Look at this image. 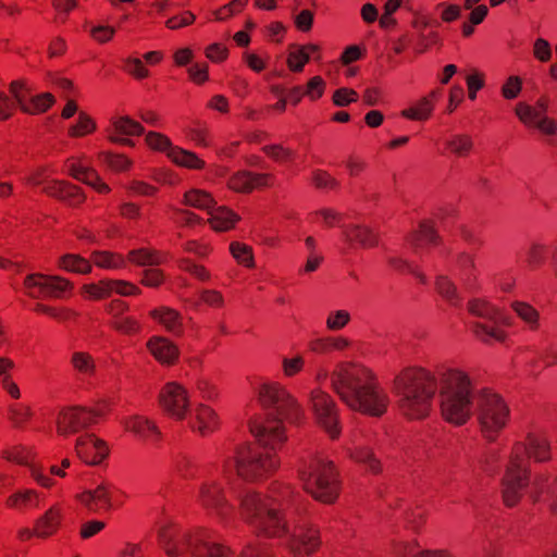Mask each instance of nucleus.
Returning a JSON list of instances; mask_svg holds the SVG:
<instances>
[{
    "instance_id": "54",
    "label": "nucleus",
    "mask_w": 557,
    "mask_h": 557,
    "mask_svg": "<svg viewBox=\"0 0 557 557\" xmlns=\"http://www.w3.org/2000/svg\"><path fill=\"white\" fill-rule=\"evenodd\" d=\"M10 92L15 99L16 104L21 108L26 99H28L29 90L22 81H13L10 84Z\"/></svg>"
},
{
    "instance_id": "53",
    "label": "nucleus",
    "mask_w": 557,
    "mask_h": 557,
    "mask_svg": "<svg viewBox=\"0 0 557 557\" xmlns=\"http://www.w3.org/2000/svg\"><path fill=\"white\" fill-rule=\"evenodd\" d=\"M358 95L355 90L348 88H339L333 95V102L337 107H346L351 102H356Z\"/></svg>"
},
{
    "instance_id": "56",
    "label": "nucleus",
    "mask_w": 557,
    "mask_h": 557,
    "mask_svg": "<svg viewBox=\"0 0 557 557\" xmlns=\"http://www.w3.org/2000/svg\"><path fill=\"white\" fill-rule=\"evenodd\" d=\"M195 18L196 16L191 12L185 11L181 15H176L169 18L165 22V25L170 29H178L181 27L190 25L191 23H194Z\"/></svg>"
},
{
    "instance_id": "25",
    "label": "nucleus",
    "mask_w": 557,
    "mask_h": 557,
    "mask_svg": "<svg viewBox=\"0 0 557 557\" xmlns=\"http://www.w3.org/2000/svg\"><path fill=\"white\" fill-rule=\"evenodd\" d=\"M61 520V510L53 506L40 516L35 523V533L39 537L52 535L59 528Z\"/></svg>"
},
{
    "instance_id": "49",
    "label": "nucleus",
    "mask_w": 557,
    "mask_h": 557,
    "mask_svg": "<svg viewBox=\"0 0 557 557\" xmlns=\"http://www.w3.org/2000/svg\"><path fill=\"white\" fill-rule=\"evenodd\" d=\"M263 151L278 162L289 161L294 158L295 153L293 150L284 148L280 145H271L263 147Z\"/></svg>"
},
{
    "instance_id": "42",
    "label": "nucleus",
    "mask_w": 557,
    "mask_h": 557,
    "mask_svg": "<svg viewBox=\"0 0 557 557\" xmlns=\"http://www.w3.org/2000/svg\"><path fill=\"white\" fill-rule=\"evenodd\" d=\"M438 293L449 302L456 305L459 301L456 285L445 275H438L436 278Z\"/></svg>"
},
{
    "instance_id": "8",
    "label": "nucleus",
    "mask_w": 557,
    "mask_h": 557,
    "mask_svg": "<svg viewBox=\"0 0 557 557\" xmlns=\"http://www.w3.org/2000/svg\"><path fill=\"white\" fill-rule=\"evenodd\" d=\"M469 311L474 317L485 321L472 325L473 333L478 338L484 343H490L493 339L498 342L505 339V333L497 326L500 324L508 325L509 321L498 309L486 301L475 299L469 302Z\"/></svg>"
},
{
    "instance_id": "39",
    "label": "nucleus",
    "mask_w": 557,
    "mask_h": 557,
    "mask_svg": "<svg viewBox=\"0 0 557 557\" xmlns=\"http://www.w3.org/2000/svg\"><path fill=\"white\" fill-rule=\"evenodd\" d=\"M71 362L74 369L83 375H92L96 371L94 358L87 352H74Z\"/></svg>"
},
{
    "instance_id": "20",
    "label": "nucleus",
    "mask_w": 557,
    "mask_h": 557,
    "mask_svg": "<svg viewBox=\"0 0 557 557\" xmlns=\"http://www.w3.org/2000/svg\"><path fill=\"white\" fill-rule=\"evenodd\" d=\"M271 175L269 174H252L247 171H240L230 178L228 186L239 193H249L253 187L269 185Z\"/></svg>"
},
{
    "instance_id": "17",
    "label": "nucleus",
    "mask_w": 557,
    "mask_h": 557,
    "mask_svg": "<svg viewBox=\"0 0 557 557\" xmlns=\"http://www.w3.org/2000/svg\"><path fill=\"white\" fill-rule=\"evenodd\" d=\"M75 450L77 456L88 465H98L108 455V448L101 440L91 434H86L76 440Z\"/></svg>"
},
{
    "instance_id": "59",
    "label": "nucleus",
    "mask_w": 557,
    "mask_h": 557,
    "mask_svg": "<svg viewBox=\"0 0 557 557\" xmlns=\"http://www.w3.org/2000/svg\"><path fill=\"white\" fill-rule=\"evenodd\" d=\"M104 161L115 171H124L131 166V161L121 154L107 153Z\"/></svg>"
},
{
    "instance_id": "21",
    "label": "nucleus",
    "mask_w": 557,
    "mask_h": 557,
    "mask_svg": "<svg viewBox=\"0 0 557 557\" xmlns=\"http://www.w3.org/2000/svg\"><path fill=\"white\" fill-rule=\"evenodd\" d=\"M44 191L49 196L57 197L70 206H76L84 201L85 196L81 189L74 185L63 182H50L44 186Z\"/></svg>"
},
{
    "instance_id": "24",
    "label": "nucleus",
    "mask_w": 557,
    "mask_h": 557,
    "mask_svg": "<svg viewBox=\"0 0 557 557\" xmlns=\"http://www.w3.org/2000/svg\"><path fill=\"white\" fill-rule=\"evenodd\" d=\"M395 553L399 557H455L448 549H425L418 542L399 543Z\"/></svg>"
},
{
    "instance_id": "57",
    "label": "nucleus",
    "mask_w": 557,
    "mask_h": 557,
    "mask_svg": "<svg viewBox=\"0 0 557 557\" xmlns=\"http://www.w3.org/2000/svg\"><path fill=\"white\" fill-rule=\"evenodd\" d=\"M163 281V273L159 269L150 268L143 272L141 283L148 287H157Z\"/></svg>"
},
{
    "instance_id": "13",
    "label": "nucleus",
    "mask_w": 557,
    "mask_h": 557,
    "mask_svg": "<svg viewBox=\"0 0 557 557\" xmlns=\"http://www.w3.org/2000/svg\"><path fill=\"white\" fill-rule=\"evenodd\" d=\"M24 286L27 294L32 297L40 295L50 297H61L62 294L71 287L67 280L59 276H47L44 274H30L26 276Z\"/></svg>"
},
{
    "instance_id": "28",
    "label": "nucleus",
    "mask_w": 557,
    "mask_h": 557,
    "mask_svg": "<svg viewBox=\"0 0 557 557\" xmlns=\"http://www.w3.org/2000/svg\"><path fill=\"white\" fill-rule=\"evenodd\" d=\"M151 317L161 323L166 331L180 335L182 333V317L171 308L162 307L150 312Z\"/></svg>"
},
{
    "instance_id": "4",
    "label": "nucleus",
    "mask_w": 557,
    "mask_h": 557,
    "mask_svg": "<svg viewBox=\"0 0 557 557\" xmlns=\"http://www.w3.org/2000/svg\"><path fill=\"white\" fill-rule=\"evenodd\" d=\"M331 384L352 410L380 417L387 409V394L366 368L350 363L341 364L332 372Z\"/></svg>"
},
{
    "instance_id": "9",
    "label": "nucleus",
    "mask_w": 557,
    "mask_h": 557,
    "mask_svg": "<svg viewBox=\"0 0 557 557\" xmlns=\"http://www.w3.org/2000/svg\"><path fill=\"white\" fill-rule=\"evenodd\" d=\"M184 198L186 205L207 211L211 215L210 223L216 231L231 228L237 220L236 214L232 211L223 207L215 208L213 198L202 190H189Z\"/></svg>"
},
{
    "instance_id": "55",
    "label": "nucleus",
    "mask_w": 557,
    "mask_h": 557,
    "mask_svg": "<svg viewBox=\"0 0 557 557\" xmlns=\"http://www.w3.org/2000/svg\"><path fill=\"white\" fill-rule=\"evenodd\" d=\"M125 71L136 78H145L149 75V72L144 66L141 60L137 58H128L126 60Z\"/></svg>"
},
{
    "instance_id": "38",
    "label": "nucleus",
    "mask_w": 557,
    "mask_h": 557,
    "mask_svg": "<svg viewBox=\"0 0 557 557\" xmlns=\"http://www.w3.org/2000/svg\"><path fill=\"white\" fill-rule=\"evenodd\" d=\"M60 265L66 271L86 274L91 271L90 263L77 255H65L60 259Z\"/></svg>"
},
{
    "instance_id": "19",
    "label": "nucleus",
    "mask_w": 557,
    "mask_h": 557,
    "mask_svg": "<svg viewBox=\"0 0 557 557\" xmlns=\"http://www.w3.org/2000/svg\"><path fill=\"white\" fill-rule=\"evenodd\" d=\"M115 134L110 135V140L121 145L132 146L133 140L123 136H135L144 133V127L128 116L116 117L112 121Z\"/></svg>"
},
{
    "instance_id": "5",
    "label": "nucleus",
    "mask_w": 557,
    "mask_h": 557,
    "mask_svg": "<svg viewBox=\"0 0 557 557\" xmlns=\"http://www.w3.org/2000/svg\"><path fill=\"white\" fill-rule=\"evenodd\" d=\"M525 455L537 462L550 458V444L542 433H529L524 443H516L502 479V495L506 506H515L530 484L529 465Z\"/></svg>"
},
{
    "instance_id": "64",
    "label": "nucleus",
    "mask_w": 557,
    "mask_h": 557,
    "mask_svg": "<svg viewBox=\"0 0 557 557\" xmlns=\"http://www.w3.org/2000/svg\"><path fill=\"white\" fill-rule=\"evenodd\" d=\"M312 23L313 14L309 10H302L295 16V24L302 32L310 30L312 27Z\"/></svg>"
},
{
    "instance_id": "63",
    "label": "nucleus",
    "mask_w": 557,
    "mask_h": 557,
    "mask_svg": "<svg viewBox=\"0 0 557 557\" xmlns=\"http://www.w3.org/2000/svg\"><path fill=\"white\" fill-rule=\"evenodd\" d=\"M115 329L125 334H132L138 331V322L129 317H122L115 322Z\"/></svg>"
},
{
    "instance_id": "51",
    "label": "nucleus",
    "mask_w": 557,
    "mask_h": 557,
    "mask_svg": "<svg viewBox=\"0 0 557 557\" xmlns=\"http://www.w3.org/2000/svg\"><path fill=\"white\" fill-rule=\"evenodd\" d=\"M146 143L153 149L166 151L168 154L170 148L173 147L168 137L154 132H150L146 135Z\"/></svg>"
},
{
    "instance_id": "11",
    "label": "nucleus",
    "mask_w": 557,
    "mask_h": 557,
    "mask_svg": "<svg viewBox=\"0 0 557 557\" xmlns=\"http://www.w3.org/2000/svg\"><path fill=\"white\" fill-rule=\"evenodd\" d=\"M104 413V406L99 405L95 409L85 407H72L60 412L57 424L58 433L63 436L77 433L96 421V418Z\"/></svg>"
},
{
    "instance_id": "48",
    "label": "nucleus",
    "mask_w": 557,
    "mask_h": 557,
    "mask_svg": "<svg viewBox=\"0 0 557 557\" xmlns=\"http://www.w3.org/2000/svg\"><path fill=\"white\" fill-rule=\"evenodd\" d=\"M231 252L238 262L245 264L246 267H252L253 258L248 246L239 243H233L231 245Z\"/></svg>"
},
{
    "instance_id": "31",
    "label": "nucleus",
    "mask_w": 557,
    "mask_h": 557,
    "mask_svg": "<svg viewBox=\"0 0 557 557\" xmlns=\"http://www.w3.org/2000/svg\"><path fill=\"white\" fill-rule=\"evenodd\" d=\"M343 235L348 243L357 242L362 247H372L377 243L375 235L366 226L351 225L344 228Z\"/></svg>"
},
{
    "instance_id": "40",
    "label": "nucleus",
    "mask_w": 557,
    "mask_h": 557,
    "mask_svg": "<svg viewBox=\"0 0 557 557\" xmlns=\"http://www.w3.org/2000/svg\"><path fill=\"white\" fill-rule=\"evenodd\" d=\"M92 260L97 267L103 269H120L124 267L125 261L122 256L109 252H95Z\"/></svg>"
},
{
    "instance_id": "47",
    "label": "nucleus",
    "mask_w": 557,
    "mask_h": 557,
    "mask_svg": "<svg viewBox=\"0 0 557 557\" xmlns=\"http://www.w3.org/2000/svg\"><path fill=\"white\" fill-rule=\"evenodd\" d=\"M96 125L92 120L84 112H81L78 115L77 124L73 125L69 133L71 136H83L85 134L91 133L95 129Z\"/></svg>"
},
{
    "instance_id": "34",
    "label": "nucleus",
    "mask_w": 557,
    "mask_h": 557,
    "mask_svg": "<svg viewBox=\"0 0 557 557\" xmlns=\"http://www.w3.org/2000/svg\"><path fill=\"white\" fill-rule=\"evenodd\" d=\"M438 240V236L429 222H421L419 226V231L413 232L409 237L408 242L414 248L416 251L420 248L423 242L430 244H436Z\"/></svg>"
},
{
    "instance_id": "35",
    "label": "nucleus",
    "mask_w": 557,
    "mask_h": 557,
    "mask_svg": "<svg viewBox=\"0 0 557 557\" xmlns=\"http://www.w3.org/2000/svg\"><path fill=\"white\" fill-rule=\"evenodd\" d=\"M128 258L133 263L139 267H146L148 269L154 268L156 265L162 263V258L157 251L147 249L132 250L128 253Z\"/></svg>"
},
{
    "instance_id": "26",
    "label": "nucleus",
    "mask_w": 557,
    "mask_h": 557,
    "mask_svg": "<svg viewBox=\"0 0 557 557\" xmlns=\"http://www.w3.org/2000/svg\"><path fill=\"white\" fill-rule=\"evenodd\" d=\"M454 274L466 288H472L475 278L473 258L466 252L460 253L455 263Z\"/></svg>"
},
{
    "instance_id": "12",
    "label": "nucleus",
    "mask_w": 557,
    "mask_h": 557,
    "mask_svg": "<svg viewBox=\"0 0 557 557\" xmlns=\"http://www.w3.org/2000/svg\"><path fill=\"white\" fill-rule=\"evenodd\" d=\"M198 499L205 508L221 519L233 512V506L227 502L221 483L214 478H208L201 483Z\"/></svg>"
},
{
    "instance_id": "30",
    "label": "nucleus",
    "mask_w": 557,
    "mask_h": 557,
    "mask_svg": "<svg viewBox=\"0 0 557 557\" xmlns=\"http://www.w3.org/2000/svg\"><path fill=\"white\" fill-rule=\"evenodd\" d=\"M39 495L33 490H21L12 494L7 504L9 507L18 509V510H27L37 508L39 506Z\"/></svg>"
},
{
    "instance_id": "16",
    "label": "nucleus",
    "mask_w": 557,
    "mask_h": 557,
    "mask_svg": "<svg viewBox=\"0 0 557 557\" xmlns=\"http://www.w3.org/2000/svg\"><path fill=\"white\" fill-rule=\"evenodd\" d=\"M83 292L91 299H104L113 294L121 296L136 295L140 289L126 281L120 280H101L98 283L86 284L83 286Z\"/></svg>"
},
{
    "instance_id": "22",
    "label": "nucleus",
    "mask_w": 557,
    "mask_h": 557,
    "mask_svg": "<svg viewBox=\"0 0 557 557\" xmlns=\"http://www.w3.org/2000/svg\"><path fill=\"white\" fill-rule=\"evenodd\" d=\"M125 426L143 441L156 443L161 438L158 426L144 417H132L126 421Z\"/></svg>"
},
{
    "instance_id": "61",
    "label": "nucleus",
    "mask_w": 557,
    "mask_h": 557,
    "mask_svg": "<svg viewBox=\"0 0 557 557\" xmlns=\"http://www.w3.org/2000/svg\"><path fill=\"white\" fill-rule=\"evenodd\" d=\"M521 90V81L516 77H509L508 82L503 86V96L507 99H513Z\"/></svg>"
},
{
    "instance_id": "62",
    "label": "nucleus",
    "mask_w": 557,
    "mask_h": 557,
    "mask_svg": "<svg viewBox=\"0 0 557 557\" xmlns=\"http://www.w3.org/2000/svg\"><path fill=\"white\" fill-rule=\"evenodd\" d=\"M313 183L318 188H333L337 186L336 180L321 170H318L313 173Z\"/></svg>"
},
{
    "instance_id": "36",
    "label": "nucleus",
    "mask_w": 557,
    "mask_h": 557,
    "mask_svg": "<svg viewBox=\"0 0 557 557\" xmlns=\"http://www.w3.org/2000/svg\"><path fill=\"white\" fill-rule=\"evenodd\" d=\"M433 111V102L428 97L421 98L413 107L406 109L401 115L410 119L422 121L426 120Z\"/></svg>"
},
{
    "instance_id": "7",
    "label": "nucleus",
    "mask_w": 557,
    "mask_h": 557,
    "mask_svg": "<svg viewBox=\"0 0 557 557\" xmlns=\"http://www.w3.org/2000/svg\"><path fill=\"white\" fill-rule=\"evenodd\" d=\"M305 490L315 499L332 503L338 495V481L331 461L315 457L299 470Z\"/></svg>"
},
{
    "instance_id": "44",
    "label": "nucleus",
    "mask_w": 557,
    "mask_h": 557,
    "mask_svg": "<svg viewBox=\"0 0 557 557\" xmlns=\"http://www.w3.org/2000/svg\"><path fill=\"white\" fill-rule=\"evenodd\" d=\"M354 458L368 467L369 471L377 473L381 470L380 461L374 456L373 451L369 447H362L356 451Z\"/></svg>"
},
{
    "instance_id": "60",
    "label": "nucleus",
    "mask_w": 557,
    "mask_h": 557,
    "mask_svg": "<svg viewBox=\"0 0 557 557\" xmlns=\"http://www.w3.org/2000/svg\"><path fill=\"white\" fill-rule=\"evenodd\" d=\"M324 90V82L320 76H314L308 82L306 95L311 99H318Z\"/></svg>"
},
{
    "instance_id": "50",
    "label": "nucleus",
    "mask_w": 557,
    "mask_h": 557,
    "mask_svg": "<svg viewBox=\"0 0 557 557\" xmlns=\"http://www.w3.org/2000/svg\"><path fill=\"white\" fill-rule=\"evenodd\" d=\"M350 314L346 310H337L331 313L326 320V326L331 331H337L347 325Z\"/></svg>"
},
{
    "instance_id": "45",
    "label": "nucleus",
    "mask_w": 557,
    "mask_h": 557,
    "mask_svg": "<svg viewBox=\"0 0 557 557\" xmlns=\"http://www.w3.org/2000/svg\"><path fill=\"white\" fill-rule=\"evenodd\" d=\"M525 261L527 263L535 268L543 263L545 256V246L540 243H531L529 247L525 249Z\"/></svg>"
},
{
    "instance_id": "2",
    "label": "nucleus",
    "mask_w": 557,
    "mask_h": 557,
    "mask_svg": "<svg viewBox=\"0 0 557 557\" xmlns=\"http://www.w3.org/2000/svg\"><path fill=\"white\" fill-rule=\"evenodd\" d=\"M258 399L267 413L264 423L252 422L250 431L258 445H245L235 456L223 458L222 473L226 480L233 471L244 480H256L277 466L272 451L285 440L283 421L298 423L302 409L298 401L278 383H264L258 389Z\"/></svg>"
},
{
    "instance_id": "6",
    "label": "nucleus",
    "mask_w": 557,
    "mask_h": 557,
    "mask_svg": "<svg viewBox=\"0 0 557 557\" xmlns=\"http://www.w3.org/2000/svg\"><path fill=\"white\" fill-rule=\"evenodd\" d=\"M159 541L170 557H180L185 552H191L195 557H272L261 543L247 545L240 556H236L227 547L210 541L206 532L191 535L172 524L159 530Z\"/></svg>"
},
{
    "instance_id": "3",
    "label": "nucleus",
    "mask_w": 557,
    "mask_h": 557,
    "mask_svg": "<svg viewBox=\"0 0 557 557\" xmlns=\"http://www.w3.org/2000/svg\"><path fill=\"white\" fill-rule=\"evenodd\" d=\"M292 495L289 487L282 488L277 496L263 497L261 494L246 488L237 497L246 520L260 533L267 536H286L289 550L298 557L313 553L320 545L319 530L309 522L298 523L293 531L278 516L280 499L285 500Z\"/></svg>"
},
{
    "instance_id": "52",
    "label": "nucleus",
    "mask_w": 557,
    "mask_h": 557,
    "mask_svg": "<svg viewBox=\"0 0 557 557\" xmlns=\"http://www.w3.org/2000/svg\"><path fill=\"white\" fill-rule=\"evenodd\" d=\"M178 265L182 270L189 272L200 281H207L210 278L209 272L202 265L196 264L189 259H181L178 261Z\"/></svg>"
},
{
    "instance_id": "18",
    "label": "nucleus",
    "mask_w": 557,
    "mask_h": 557,
    "mask_svg": "<svg viewBox=\"0 0 557 557\" xmlns=\"http://www.w3.org/2000/svg\"><path fill=\"white\" fill-rule=\"evenodd\" d=\"M111 487L112 485L108 482H102L95 490L83 492L78 499L90 511H107L112 507Z\"/></svg>"
},
{
    "instance_id": "23",
    "label": "nucleus",
    "mask_w": 557,
    "mask_h": 557,
    "mask_svg": "<svg viewBox=\"0 0 557 557\" xmlns=\"http://www.w3.org/2000/svg\"><path fill=\"white\" fill-rule=\"evenodd\" d=\"M152 356L161 363L171 364L178 356L177 347L164 337L154 336L147 343Z\"/></svg>"
},
{
    "instance_id": "41",
    "label": "nucleus",
    "mask_w": 557,
    "mask_h": 557,
    "mask_svg": "<svg viewBox=\"0 0 557 557\" xmlns=\"http://www.w3.org/2000/svg\"><path fill=\"white\" fill-rule=\"evenodd\" d=\"M309 61V54L307 49H302L300 46H292L287 63L292 71L300 72L302 71L305 64Z\"/></svg>"
},
{
    "instance_id": "14",
    "label": "nucleus",
    "mask_w": 557,
    "mask_h": 557,
    "mask_svg": "<svg viewBox=\"0 0 557 557\" xmlns=\"http://www.w3.org/2000/svg\"><path fill=\"white\" fill-rule=\"evenodd\" d=\"M536 106L537 108H533L525 103H519L516 107V114L525 125L535 126L547 135L555 134L557 132V123L545 115L547 101L540 99Z\"/></svg>"
},
{
    "instance_id": "15",
    "label": "nucleus",
    "mask_w": 557,
    "mask_h": 557,
    "mask_svg": "<svg viewBox=\"0 0 557 557\" xmlns=\"http://www.w3.org/2000/svg\"><path fill=\"white\" fill-rule=\"evenodd\" d=\"M160 405L165 411L178 420L186 417L189 406L187 391L176 382L164 385L159 395Z\"/></svg>"
},
{
    "instance_id": "37",
    "label": "nucleus",
    "mask_w": 557,
    "mask_h": 557,
    "mask_svg": "<svg viewBox=\"0 0 557 557\" xmlns=\"http://www.w3.org/2000/svg\"><path fill=\"white\" fill-rule=\"evenodd\" d=\"M446 146L456 156L465 157L471 151L473 141L470 135L456 134L446 140Z\"/></svg>"
},
{
    "instance_id": "33",
    "label": "nucleus",
    "mask_w": 557,
    "mask_h": 557,
    "mask_svg": "<svg viewBox=\"0 0 557 557\" xmlns=\"http://www.w3.org/2000/svg\"><path fill=\"white\" fill-rule=\"evenodd\" d=\"M169 158L176 164L188 169H201L205 162L199 159L194 152L184 150L178 147H171Z\"/></svg>"
},
{
    "instance_id": "29",
    "label": "nucleus",
    "mask_w": 557,
    "mask_h": 557,
    "mask_svg": "<svg viewBox=\"0 0 557 557\" xmlns=\"http://www.w3.org/2000/svg\"><path fill=\"white\" fill-rule=\"evenodd\" d=\"M70 173L75 180L96 188L99 193H108L110 190L109 186L100 182L98 174L89 168L71 164Z\"/></svg>"
},
{
    "instance_id": "46",
    "label": "nucleus",
    "mask_w": 557,
    "mask_h": 557,
    "mask_svg": "<svg viewBox=\"0 0 557 557\" xmlns=\"http://www.w3.org/2000/svg\"><path fill=\"white\" fill-rule=\"evenodd\" d=\"M32 416L29 407L24 405H12L9 408V419L15 428H23L24 423Z\"/></svg>"
},
{
    "instance_id": "58",
    "label": "nucleus",
    "mask_w": 557,
    "mask_h": 557,
    "mask_svg": "<svg viewBox=\"0 0 557 557\" xmlns=\"http://www.w3.org/2000/svg\"><path fill=\"white\" fill-rule=\"evenodd\" d=\"M534 57L542 61L546 62L552 57V49L547 40L543 38H539L534 42Z\"/></svg>"
},
{
    "instance_id": "27",
    "label": "nucleus",
    "mask_w": 557,
    "mask_h": 557,
    "mask_svg": "<svg viewBox=\"0 0 557 557\" xmlns=\"http://www.w3.org/2000/svg\"><path fill=\"white\" fill-rule=\"evenodd\" d=\"M195 419L196 422L193 423L191 425L202 435H206L214 431L219 424L215 412L211 408L202 404L198 405V407L196 408Z\"/></svg>"
},
{
    "instance_id": "1",
    "label": "nucleus",
    "mask_w": 557,
    "mask_h": 557,
    "mask_svg": "<svg viewBox=\"0 0 557 557\" xmlns=\"http://www.w3.org/2000/svg\"><path fill=\"white\" fill-rule=\"evenodd\" d=\"M440 386L441 411L450 423L461 425L472 414L483 435L494 440L509 417V408L497 394L488 389L474 391L467 373L459 369L442 368L432 373L423 368L406 369L394 379V392L401 412L410 419L426 417Z\"/></svg>"
},
{
    "instance_id": "10",
    "label": "nucleus",
    "mask_w": 557,
    "mask_h": 557,
    "mask_svg": "<svg viewBox=\"0 0 557 557\" xmlns=\"http://www.w3.org/2000/svg\"><path fill=\"white\" fill-rule=\"evenodd\" d=\"M310 404L318 423L331 437H337L341 432L338 412L331 396L321 389H314L310 393Z\"/></svg>"
},
{
    "instance_id": "43",
    "label": "nucleus",
    "mask_w": 557,
    "mask_h": 557,
    "mask_svg": "<svg viewBox=\"0 0 557 557\" xmlns=\"http://www.w3.org/2000/svg\"><path fill=\"white\" fill-rule=\"evenodd\" d=\"M512 309L520 319L530 324L532 329L537 326L539 312L528 304L516 301Z\"/></svg>"
},
{
    "instance_id": "32",
    "label": "nucleus",
    "mask_w": 557,
    "mask_h": 557,
    "mask_svg": "<svg viewBox=\"0 0 557 557\" xmlns=\"http://www.w3.org/2000/svg\"><path fill=\"white\" fill-rule=\"evenodd\" d=\"M55 99L50 92H44L38 96H28L25 100L21 110L29 114H38L46 112L53 103Z\"/></svg>"
}]
</instances>
